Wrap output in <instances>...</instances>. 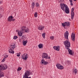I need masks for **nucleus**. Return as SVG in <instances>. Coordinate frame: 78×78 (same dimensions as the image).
<instances>
[{
    "label": "nucleus",
    "instance_id": "obj_1",
    "mask_svg": "<svg viewBox=\"0 0 78 78\" xmlns=\"http://www.w3.org/2000/svg\"><path fill=\"white\" fill-rule=\"evenodd\" d=\"M61 8L63 11H65V12L66 14H69V9L67 5L63 4H60Z\"/></svg>",
    "mask_w": 78,
    "mask_h": 78
},
{
    "label": "nucleus",
    "instance_id": "obj_2",
    "mask_svg": "<svg viewBox=\"0 0 78 78\" xmlns=\"http://www.w3.org/2000/svg\"><path fill=\"white\" fill-rule=\"evenodd\" d=\"M30 75H31V73L30 71L27 70L25 72L24 75H23V78H31V77H28Z\"/></svg>",
    "mask_w": 78,
    "mask_h": 78
},
{
    "label": "nucleus",
    "instance_id": "obj_3",
    "mask_svg": "<svg viewBox=\"0 0 78 78\" xmlns=\"http://www.w3.org/2000/svg\"><path fill=\"white\" fill-rule=\"evenodd\" d=\"M10 49L9 50V53H12V54H14V51H13L16 47V44H13L12 45L10 46Z\"/></svg>",
    "mask_w": 78,
    "mask_h": 78
},
{
    "label": "nucleus",
    "instance_id": "obj_4",
    "mask_svg": "<svg viewBox=\"0 0 78 78\" xmlns=\"http://www.w3.org/2000/svg\"><path fill=\"white\" fill-rule=\"evenodd\" d=\"M64 45L67 48H69L70 47V43L69 40H66L64 41Z\"/></svg>",
    "mask_w": 78,
    "mask_h": 78
},
{
    "label": "nucleus",
    "instance_id": "obj_5",
    "mask_svg": "<svg viewBox=\"0 0 78 78\" xmlns=\"http://www.w3.org/2000/svg\"><path fill=\"white\" fill-rule=\"evenodd\" d=\"M8 69V66L5 64H1L0 65V73L1 72V70H4Z\"/></svg>",
    "mask_w": 78,
    "mask_h": 78
},
{
    "label": "nucleus",
    "instance_id": "obj_6",
    "mask_svg": "<svg viewBox=\"0 0 78 78\" xmlns=\"http://www.w3.org/2000/svg\"><path fill=\"white\" fill-rule=\"evenodd\" d=\"M62 27H64V28H65V27H69L70 25V23L69 22H65L62 23Z\"/></svg>",
    "mask_w": 78,
    "mask_h": 78
},
{
    "label": "nucleus",
    "instance_id": "obj_7",
    "mask_svg": "<svg viewBox=\"0 0 78 78\" xmlns=\"http://www.w3.org/2000/svg\"><path fill=\"white\" fill-rule=\"evenodd\" d=\"M42 58L45 59H50V57H48V55L46 53H44L42 55Z\"/></svg>",
    "mask_w": 78,
    "mask_h": 78
},
{
    "label": "nucleus",
    "instance_id": "obj_8",
    "mask_svg": "<svg viewBox=\"0 0 78 78\" xmlns=\"http://www.w3.org/2000/svg\"><path fill=\"white\" fill-rule=\"evenodd\" d=\"M56 66L57 68L58 69L62 70V69H64L63 66H62L59 63H57L56 64Z\"/></svg>",
    "mask_w": 78,
    "mask_h": 78
},
{
    "label": "nucleus",
    "instance_id": "obj_9",
    "mask_svg": "<svg viewBox=\"0 0 78 78\" xmlns=\"http://www.w3.org/2000/svg\"><path fill=\"white\" fill-rule=\"evenodd\" d=\"M74 8H72L71 9V19H73V18H74V15L75 14L74 13Z\"/></svg>",
    "mask_w": 78,
    "mask_h": 78
},
{
    "label": "nucleus",
    "instance_id": "obj_10",
    "mask_svg": "<svg viewBox=\"0 0 78 78\" xmlns=\"http://www.w3.org/2000/svg\"><path fill=\"white\" fill-rule=\"evenodd\" d=\"M64 35L65 39L69 40V38H68V36H69V32L68 31H66V32L64 33Z\"/></svg>",
    "mask_w": 78,
    "mask_h": 78
},
{
    "label": "nucleus",
    "instance_id": "obj_11",
    "mask_svg": "<svg viewBox=\"0 0 78 78\" xmlns=\"http://www.w3.org/2000/svg\"><path fill=\"white\" fill-rule=\"evenodd\" d=\"M75 38V34L73 32L71 34V39L73 41H74Z\"/></svg>",
    "mask_w": 78,
    "mask_h": 78
},
{
    "label": "nucleus",
    "instance_id": "obj_12",
    "mask_svg": "<svg viewBox=\"0 0 78 78\" xmlns=\"http://www.w3.org/2000/svg\"><path fill=\"white\" fill-rule=\"evenodd\" d=\"M66 48L67 49L69 53L71 55H73V54L72 53V50H71L69 48Z\"/></svg>",
    "mask_w": 78,
    "mask_h": 78
},
{
    "label": "nucleus",
    "instance_id": "obj_13",
    "mask_svg": "<svg viewBox=\"0 0 78 78\" xmlns=\"http://www.w3.org/2000/svg\"><path fill=\"white\" fill-rule=\"evenodd\" d=\"M13 18L14 17H13L12 16H10L7 19V21H9V22H11V21H12V20Z\"/></svg>",
    "mask_w": 78,
    "mask_h": 78
},
{
    "label": "nucleus",
    "instance_id": "obj_14",
    "mask_svg": "<svg viewBox=\"0 0 78 78\" xmlns=\"http://www.w3.org/2000/svg\"><path fill=\"white\" fill-rule=\"evenodd\" d=\"M28 54H27L26 55H25V54H23V55L22 56V58L24 60H26L27 59V58H28Z\"/></svg>",
    "mask_w": 78,
    "mask_h": 78
},
{
    "label": "nucleus",
    "instance_id": "obj_15",
    "mask_svg": "<svg viewBox=\"0 0 78 78\" xmlns=\"http://www.w3.org/2000/svg\"><path fill=\"white\" fill-rule=\"evenodd\" d=\"M60 47L59 46H54L53 48L55 50H57V51H59V48Z\"/></svg>",
    "mask_w": 78,
    "mask_h": 78
},
{
    "label": "nucleus",
    "instance_id": "obj_16",
    "mask_svg": "<svg viewBox=\"0 0 78 78\" xmlns=\"http://www.w3.org/2000/svg\"><path fill=\"white\" fill-rule=\"evenodd\" d=\"M23 33V32L22 30H20L18 33V34L20 36H22V34Z\"/></svg>",
    "mask_w": 78,
    "mask_h": 78
},
{
    "label": "nucleus",
    "instance_id": "obj_17",
    "mask_svg": "<svg viewBox=\"0 0 78 78\" xmlns=\"http://www.w3.org/2000/svg\"><path fill=\"white\" fill-rule=\"evenodd\" d=\"M27 42H28V41L27 40H26V41H23V45H25L26 44H27Z\"/></svg>",
    "mask_w": 78,
    "mask_h": 78
},
{
    "label": "nucleus",
    "instance_id": "obj_18",
    "mask_svg": "<svg viewBox=\"0 0 78 78\" xmlns=\"http://www.w3.org/2000/svg\"><path fill=\"white\" fill-rule=\"evenodd\" d=\"M38 47L39 48H43V44H39L38 45Z\"/></svg>",
    "mask_w": 78,
    "mask_h": 78
},
{
    "label": "nucleus",
    "instance_id": "obj_19",
    "mask_svg": "<svg viewBox=\"0 0 78 78\" xmlns=\"http://www.w3.org/2000/svg\"><path fill=\"white\" fill-rule=\"evenodd\" d=\"M4 76V73L3 72H1L0 74V77L2 78V77H3Z\"/></svg>",
    "mask_w": 78,
    "mask_h": 78
},
{
    "label": "nucleus",
    "instance_id": "obj_20",
    "mask_svg": "<svg viewBox=\"0 0 78 78\" xmlns=\"http://www.w3.org/2000/svg\"><path fill=\"white\" fill-rule=\"evenodd\" d=\"M22 30H21V31H23H23H25V30H26V27L24 26L23 27H22Z\"/></svg>",
    "mask_w": 78,
    "mask_h": 78
},
{
    "label": "nucleus",
    "instance_id": "obj_21",
    "mask_svg": "<svg viewBox=\"0 0 78 78\" xmlns=\"http://www.w3.org/2000/svg\"><path fill=\"white\" fill-rule=\"evenodd\" d=\"M6 57H4V58L2 60V62H3L5 61V59H6V58H8V55H6Z\"/></svg>",
    "mask_w": 78,
    "mask_h": 78
},
{
    "label": "nucleus",
    "instance_id": "obj_22",
    "mask_svg": "<svg viewBox=\"0 0 78 78\" xmlns=\"http://www.w3.org/2000/svg\"><path fill=\"white\" fill-rule=\"evenodd\" d=\"M34 3L33 2L32 3V9H34Z\"/></svg>",
    "mask_w": 78,
    "mask_h": 78
},
{
    "label": "nucleus",
    "instance_id": "obj_23",
    "mask_svg": "<svg viewBox=\"0 0 78 78\" xmlns=\"http://www.w3.org/2000/svg\"><path fill=\"white\" fill-rule=\"evenodd\" d=\"M38 30H39L42 31V30H43V28H42V26H39V27L38 28Z\"/></svg>",
    "mask_w": 78,
    "mask_h": 78
},
{
    "label": "nucleus",
    "instance_id": "obj_24",
    "mask_svg": "<svg viewBox=\"0 0 78 78\" xmlns=\"http://www.w3.org/2000/svg\"><path fill=\"white\" fill-rule=\"evenodd\" d=\"M26 38H27V37L26 36L23 35L21 39H23V40H25V39H26Z\"/></svg>",
    "mask_w": 78,
    "mask_h": 78
},
{
    "label": "nucleus",
    "instance_id": "obj_25",
    "mask_svg": "<svg viewBox=\"0 0 78 78\" xmlns=\"http://www.w3.org/2000/svg\"><path fill=\"white\" fill-rule=\"evenodd\" d=\"M77 72H78V70H77V69H75L73 71V73H74L75 74H76V73H77Z\"/></svg>",
    "mask_w": 78,
    "mask_h": 78
},
{
    "label": "nucleus",
    "instance_id": "obj_26",
    "mask_svg": "<svg viewBox=\"0 0 78 78\" xmlns=\"http://www.w3.org/2000/svg\"><path fill=\"white\" fill-rule=\"evenodd\" d=\"M42 36L43 37L44 39H45V33H43L42 34Z\"/></svg>",
    "mask_w": 78,
    "mask_h": 78
},
{
    "label": "nucleus",
    "instance_id": "obj_27",
    "mask_svg": "<svg viewBox=\"0 0 78 78\" xmlns=\"http://www.w3.org/2000/svg\"><path fill=\"white\" fill-rule=\"evenodd\" d=\"M25 32L26 33H29V31H30V30H29V29H28V28L27 29H26V30H25Z\"/></svg>",
    "mask_w": 78,
    "mask_h": 78
},
{
    "label": "nucleus",
    "instance_id": "obj_28",
    "mask_svg": "<svg viewBox=\"0 0 78 78\" xmlns=\"http://www.w3.org/2000/svg\"><path fill=\"white\" fill-rule=\"evenodd\" d=\"M34 16L35 17H37V12H35L34 14Z\"/></svg>",
    "mask_w": 78,
    "mask_h": 78
},
{
    "label": "nucleus",
    "instance_id": "obj_29",
    "mask_svg": "<svg viewBox=\"0 0 78 78\" xmlns=\"http://www.w3.org/2000/svg\"><path fill=\"white\" fill-rule=\"evenodd\" d=\"M22 70V68L21 67H19L18 68L17 70V71H20V70Z\"/></svg>",
    "mask_w": 78,
    "mask_h": 78
},
{
    "label": "nucleus",
    "instance_id": "obj_30",
    "mask_svg": "<svg viewBox=\"0 0 78 78\" xmlns=\"http://www.w3.org/2000/svg\"><path fill=\"white\" fill-rule=\"evenodd\" d=\"M17 36H15L13 38V39H16L18 38Z\"/></svg>",
    "mask_w": 78,
    "mask_h": 78
},
{
    "label": "nucleus",
    "instance_id": "obj_31",
    "mask_svg": "<svg viewBox=\"0 0 78 78\" xmlns=\"http://www.w3.org/2000/svg\"><path fill=\"white\" fill-rule=\"evenodd\" d=\"M36 6L37 7H39V5L38 3H36Z\"/></svg>",
    "mask_w": 78,
    "mask_h": 78
},
{
    "label": "nucleus",
    "instance_id": "obj_32",
    "mask_svg": "<svg viewBox=\"0 0 78 78\" xmlns=\"http://www.w3.org/2000/svg\"><path fill=\"white\" fill-rule=\"evenodd\" d=\"M48 62H45L44 61V65H47V64H48Z\"/></svg>",
    "mask_w": 78,
    "mask_h": 78
},
{
    "label": "nucleus",
    "instance_id": "obj_33",
    "mask_svg": "<svg viewBox=\"0 0 78 78\" xmlns=\"http://www.w3.org/2000/svg\"><path fill=\"white\" fill-rule=\"evenodd\" d=\"M58 2L59 3H62V0H59Z\"/></svg>",
    "mask_w": 78,
    "mask_h": 78
},
{
    "label": "nucleus",
    "instance_id": "obj_34",
    "mask_svg": "<svg viewBox=\"0 0 78 78\" xmlns=\"http://www.w3.org/2000/svg\"><path fill=\"white\" fill-rule=\"evenodd\" d=\"M20 53H18L17 55V56H20Z\"/></svg>",
    "mask_w": 78,
    "mask_h": 78
},
{
    "label": "nucleus",
    "instance_id": "obj_35",
    "mask_svg": "<svg viewBox=\"0 0 78 78\" xmlns=\"http://www.w3.org/2000/svg\"><path fill=\"white\" fill-rule=\"evenodd\" d=\"M45 62V60H44V59H42L41 60V62Z\"/></svg>",
    "mask_w": 78,
    "mask_h": 78
},
{
    "label": "nucleus",
    "instance_id": "obj_36",
    "mask_svg": "<svg viewBox=\"0 0 78 78\" xmlns=\"http://www.w3.org/2000/svg\"><path fill=\"white\" fill-rule=\"evenodd\" d=\"M50 37L51 39H53L54 38V36H51Z\"/></svg>",
    "mask_w": 78,
    "mask_h": 78
},
{
    "label": "nucleus",
    "instance_id": "obj_37",
    "mask_svg": "<svg viewBox=\"0 0 78 78\" xmlns=\"http://www.w3.org/2000/svg\"><path fill=\"white\" fill-rule=\"evenodd\" d=\"M69 2H70V3H73V1L72 0H69Z\"/></svg>",
    "mask_w": 78,
    "mask_h": 78
},
{
    "label": "nucleus",
    "instance_id": "obj_38",
    "mask_svg": "<svg viewBox=\"0 0 78 78\" xmlns=\"http://www.w3.org/2000/svg\"><path fill=\"white\" fill-rule=\"evenodd\" d=\"M16 20L15 19H12V21H13V22H14Z\"/></svg>",
    "mask_w": 78,
    "mask_h": 78
},
{
    "label": "nucleus",
    "instance_id": "obj_39",
    "mask_svg": "<svg viewBox=\"0 0 78 78\" xmlns=\"http://www.w3.org/2000/svg\"><path fill=\"white\" fill-rule=\"evenodd\" d=\"M73 2H70L71 4L70 5L71 6H72L73 4Z\"/></svg>",
    "mask_w": 78,
    "mask_h": 78
},
{
    "label": "nucleus",
    "instance_id": "obj_40",
    "mask_svg": "<svg viewBox=\"0 0 78 78\" xmlns=\"http://www.w3.org/2000/svg\"><path fill=\"white\" fill-rule=\"evenodd\" d=\"M41 28H43V29H44V26H42V27H41Z\"/></svg>",
    "mask_w": 78,
    "mask_h": 78
},
{
    "label": "nucleus",
    "instance_id": "obj_41",
    "mask_svg": "<svg viewBox=\"0 0 78 78\" xmlns=\"http://www.w3.org/2000/svg\"><path fill=\"white\" fill-rule=\"evenodd\" d=\"M2 17V16H1V14H0V18Z\"/></svg>",
    "mask_w": 78,
    "mask_h": 78
},
{
    "label": "nucleus",
    "instance_id": "obj_42",
    "mask_svg": "<svg viewBox=\"0 0 78 78\" xmlns=\"http://www.w3.org/2000/svg\"><path fill=\"white\" fill-rule=\"evenodd\" d=\"M44 62H41V63H42V64H44Z\"/></svg>",
    "mask_w": 78,
    "mask_h": 78
},
{
    "label": "nucleus",
    "instance_id": "obj_43",
    "mask_svg": "<svg viewBox=\"0 0 78 78\" xmlns=\"http://www.w3.org/2000/svg\"><path fill=\"white\" fill-rule=\"evenodd\" d=\"M73 1H76V0H73Z\"/></svg>",
    "mask_w": 78,
    "mask_h": 78
},
{
    "label": "nucleus",
    "instance_id": "obj_44",
    "mask_svg": "<svg viewBox=\"0 0 78 78\" xmlns=\"http://www.w3.org/2000/svg\"><path fill=\"white\" fill-rule=\"evenodd\" d=\"M68 63H69V61H68Z\"/></svg>",
    "mask_w": 78,
    "mask_h": 78
},
{
    "label": "nucleus",
    "instance_id": "obj_45",
    "mask_svg": "<svg viewBox=\"0 0 78 78\" xmlns=\"http://www.w3.org/2000/svg\"><path fill=\"white\" fill-rule=\"evenodd\" d=\"M4 57H6V55L5 56H4Z\"/></svg>",
    "mask_w": 78,
    "mask_h": 78
}]
</instances>
